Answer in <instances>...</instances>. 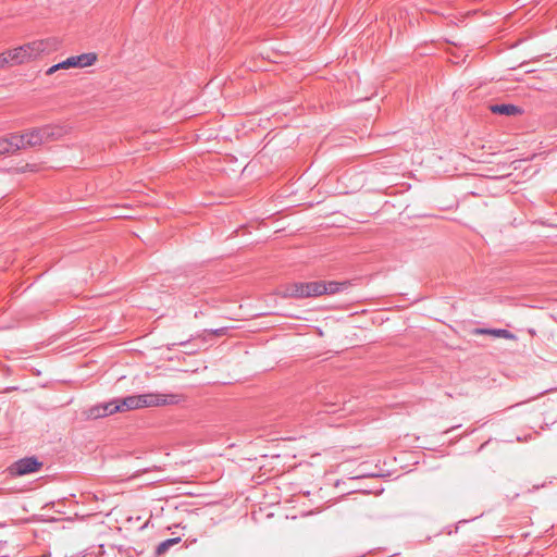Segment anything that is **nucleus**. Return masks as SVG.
Returning a JSON list of instances; mask_svg holds the SVG:
<instances>
[{"mask_svg": "<svg viewBox=\"0 0 557 557\" xmlns=\"http://www.w3.org/2000/svg\"><path fill=\"white\" fill-rule=\"evenodd\" d=\"M180 400L181 396L177 394L148 393L107 401L106 409L109 416L124 410L176 405Z\"/></svg>", "mask_w": 557, "mask_h": 557, "instance_id": "nucleus-1", "label": "nucleus"}, {"mask_svg": "<svg viewBox=\"0 0 557 557\" xmlns=\"http://www.w3.org/2000/svg\"><path fill=\"white\" fill-rule=\"evenodd\" d=\"M65 134L64 127L60 125H45L33 128L25 134H21L23 147L21 149L32 148L47 141L57 140Z\"/></svg>", "mask_w": 557, "mask_h": 557, "instance_id": "nucleus-2", "label": "nucleus"}, {"mask_svg": "<svg viewBox=\"0 0 557 557\" xmlns=\"http://www.w3.org/2000/svg\"><path fill=\"white\" fill-rule=\"evenodd\" d=\"M49 44L46 40H36L28 42L13 50H8L11 65L22 64L39 57L41 53L48 51Z\"/></svg>", "mask_w": 557, "mask_h": 557, "instance_id": "nucleus-3", "label": "nucleus"}, {"mask_svg": "<svg viewBox=\"0 0 557 557\" xmlns=\"http://www.w3.org/2000/svg\"><path fill=\"white\" fill-rule=\"evenodd\" d=\"M41 467L42 462L37 457H25L12 465L11 472L15 475H26L39 471Z\"/></svg>", "mask_w": 557, "mask_h": 557, "instance_id": "nucleus-4", "label": "nucleus"}, {"mask_svg": "<svg viewBox=\"0 0 557 557\" xmlns=\"http://www.w3.org/2000/svg\"><path fill=\"white\" fill-rule=\"evenodd\" d=\"M97 61V54L95 52L82 53L79 55H72L61 61V65L64 70L73 67H86L92 65Z\"/></svg>", "mask_w": 557, "mask_h": 557, "instance_id": "nucleus-5", "label": "nucleus"}, {"mask_svg": "<svg viewBox=\"0 0 557 557\" xmlns=\"http://www.w3.org/2000/svg\"><path fill=\"white\" fill-rule=\"evenodd\" d=\"M20 134H11L8 137H0V156L14 153L23 147Z\"/></svg>", "mask_w": 557, "mask_h": 557, "instance_id": "nucleus-6", "label": "nucleus"}, {"mask_svg": "<svg viewBox=\"0 0 557 557\" xmlns=\"http://www.w3.org/2000/svg\"><path fill=\"white\" fill-rule=\"evenodd\" d=\"M278 295L283 298H305V282H294L281 287Z\"/></svg>", "mask_w": 557, "mask_h": 557, "instance_id": "nucleus-7", "label": "nucleus"}, {"mask_svg": "<svg viewBox=\"0 0 557 557\" xmlns=\"http://www.w3.org/2000/svg\"><path fill=\"white\" fill-rule=\"evenodd\" d=\"M491 111L495 114L513 116L523 112L522 108L511 103H495L490 107Z\"/></svg>", "mask_w": 557, "mask_h": 557, "instance_id": "nucleus-8", "label": "nucleus"}, {"mask_svg": "<svg viewBox=\"0 0 557 557\" xmlns=\"http://www.w3.org/2000/svg\"><path fill=\"white\" fill-rule=\"evenodd\" d=\"M325 287L322 281L305 282V298L324 295Z\"/></svg>", "mask_w": 557, "mask_h": 557, "instance_id": "nucleus-9", "label": "nucleus"}, {"mask_svg": "<svg viewBox=\"0 0 557 557\" xmlns=\"http://www.w3.org/2000/svg\"><path fill=\"white\" fill-rule=\"evenodd\" d=\"M478 334H490L495 337L506 338V339H516V335L509 332L506 329H479L476 331Z\"/></svg>", "mask_w": 557, "mask_h": 557, "instance_id": "nucleus-10", "label": "nucleus"}, {"mask_svg": "<svg viewBox=\"0 0 557 557\" xmlns=\"http://www.w3.org/2000/svg\"><path fill=\"white\" fill-rule=\"evenodd\" d=\"M323 285L325 287L324 295H335L344 289L347 288L348 282H323Z\"/></svg>", "mask_w": 557, "mask_h": 557, "instance_id": "nucleus-11", "label": "nucleus"}, {"mask_svg": "<svg viewBox=\"0 0 557 557\" xmlns=\"http://www.w3.org/2000/svg\"><path fill=\"white\" fill-rule=\"evenodd\" d=\"M180 542H181V537L168 539L157 545L154 553H156V555L160 556V555L164 554L165 552H168L170 549V547L178 544Z\"/></svg>", "mask_w": 557, "mask_h": 557, "instance_id": "nucleus-12", "label": "nucleus"}, {"mask_svg": "<svg viewBox=\"0 0 557 557\" xmlns=\"http://www.w3.org/2000/svg\"><path fill=\"white\" fill-rule=\"evenodd\" d=\"M87 419H99L104 417V405H97L86 411Z\"/></svg>", "mask_w": 557, "mask_h": 557, "instance_id": "nucleus-13", "label": "nucleus"}, {"mask_svg": "<svg viewBox=\"0 0 557 557\" xmlns=\"http://www.w3.org/2000/svg\"><path fill=\"white\" fill-rule=\"evenodd\" d=\"M120 218H123V215L117 212V208L112 207L111 205H107V220H115Z\"/></svg>", "mask_w": 557, "mask_h": 557, "instance_id": "nucleus-14", "label": "nucleus"}, {"mask_svg": "<svg viewBox=\"0 0 557 557\" xmlns=\"http://www.w3.org/2000/svg\"><path fill=\"white\" fill-rule=\"evenodd\" d=\"M7 64L11 65V60H10L8 51L0 53V69H2Z\"/></svg>", "mask_w": 557, "mask_h": 557, "instance_id": "nucleus-15", "label": "nucleus"}, {"mask_svg": "<svg viewBox=\"0 0 557 557\" xmlns=\"http://www.w3.org/2000/svg\"><path fill=\"white\" fill-rule=\"evenodd\" d=\"M61 65V62L50 66L47 71H46V74L47 75H52L53 73H55L57 71L59 70H64L63 66H60Z\"/></svg>", "mask_w": 557, "mask_h": 557, "instance_id": "nucleus-16", "label": "nucleus"}, {"mask_svg": "<svg viewBox=\"0 0 557 557\" xmlns=\"http://www.w3.org/2000/svg\"><path fill=\"white\" fill-rule=\"evenodd\" d=\"M337 409H327L326 412H336Z\"/></svg>", "mask_w": 557, "mask_h": 557, "instance_id": "nucleus-17", "label": "nucleus"}]
</instances>
